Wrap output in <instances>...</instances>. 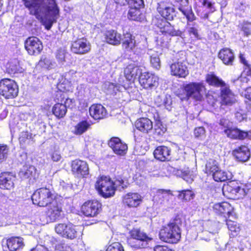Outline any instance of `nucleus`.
Listing matches in <instances>:
<instances>
[{"mask_svg":"<svg viewBox=\"0 0 251 251\" xmlns=\"http://www.w3.org/2000/svg\"><path fill=\"white\" fill-rule=\"evenodd\" d=\"M245 96L249 100L247 104V108L249 110H251V87H249L246 90Z\"/></svg>","mask_w":251,"mask_h":251,"instance_id":"61","label":"nucleus"},{"mask_svg":"<svg viewBox=\"0 0 251 251\" xmlns=\"http://www.w3.org/2000/svg\"><path fill=\"white\" fill-rule=\"evenodd\" d=\"M141 74L140 69L133 64H129L124 70L125 76L129 81H134Z\"/></svg>","mask_w":251,"mask_h":251,"instance_id":"27","label":"nucleus"},{"mask_svg":"<svg viewBox=\"0 0 251 251\" xmlns=\"http://www.w3.org/2000/svg\"><path fill=\"white\" fill-rule=\"evenodd\" d=\"M194 134L196 138L203 140L206 137L205 129L202 126L196 127L194 131Z\"/></svg>","mask_w":251,"mask_h":251,"instance_id":"50","label":"nucleus"},{"mask_svg":"<svg viewBox=\"0 0 251 251\" xmlns=\"http://www.w3.org/2000/svg\"><path fill=\"white\" fill-rule=\"evenodd\" d=\"M180 224V219L175 218L168 224L163 226L159 232L160 239L169 243H177L181 238Z\"/></svg>","mask_w":251,"mask_h":251,"instance_id":"2","label":"nucleus"},{"mask_svg":"<svg viewBox=\"0 0 251 251\" xmlns=\"http://www.w3.org/2000/svg\"><path fill=\"white\" fill-rule=\"evenodd\" d=\"M157 10L162 17L169 21L173 20L176 16L174 8L165 2L158 3Z\"/></svg>","mask_w":251,"mask_h":251,"instance_id":"19","label":"nucleus"},{"mask_svg":"<svg viewBox=\"0 0 251 251\" xmlns=\"http://www.w3.org/2000/svg\"><path fill=\"white\" fill-rule=\"evenodd\" d=\"M206 81L209 85L216 87L222 88L226 85L221 79L213 74H208L206 76Z\"/></svg>","mask_w":251,"mask_h":251,"instance_id":"44","label":"nucleus"},{"mask_svg":"<svg viewBox=\"0 0 251 251\" xmlns=\"http://www.w3.org/2000/svg\"><path fill=\"white\" fill-rule=\"evenodd\" d=\"M226 225L228 229L231 231V234L234 236H236L240 231V228L238 224L230 220L226 221Z\"/></svg>","mask_w":251,"mask_h":251,"instance_id":"48","label":"nucleus"},{"mask_svg":"<svg viewBox=\"0 0 251 251\" xmlns=\"http://www.w3.org/2000/svg\"><path fill=\"white\" fill-rule=\"evenodd\" d=\"M55 251H73L72 248L67 245L58 244L55 246Z\"/></svg>","mask_w":251,"mask_h":251,"instance_id":"64","label":"nucleus"},{"mask_svg":"<svg viewBox=\"0 0 251 251\" xmlns=\"http://www.w3.org/2000/svg\"><path fill=\"white\" fill-rule=\"evenodd\" d=\"M148 54L150 57V62L152 67L156 70H159L161 67L159 56L162 52L151 49L148 50Z\"/></svg>","mask_w":251,"mask_h":251,"instance_id":"37","label":"nucleus"},{"mask_svg":"<svg viewBox=\"0 0 251 251\" xmlns=\"http://www.w3.org/2000/svg\"><path fill=\"white\" fill-rule=\"evenodd\" d=\"M171 74L179 78H185L189 74L186 63L183 61H175L170 65Z\"/></svg>","mask_w":251,"mask_h":251,"instance_id":"13","label":"nucleus"},{"mask_svg":"<svg viewBox=\"0 0 251 251\" xmlns=\"http://www.w3.org/2000/svg\"><path fill=\"white\" fill-rule=\"evenodd\" d=\"M71 50L75 54H84L90 51L91 45L85 38H80L72 42Z\"/></svg>","mask_w":251,"mask_h":251,"instance_id":"15","label":"nucleus"},{"mask_svg":"<svg viewBox=\"0 0 251 251\" xmlns=\"http://www.w3.org/2000/svg\"><path fill=\"white\" fill-rule=\"evenodd\" d=\"M129 8H141L144 6L143 0H128Z\"/></svg>","mask_w":251,"mask_h":251,"instance_id":"58","label":"nucleus"},{"mask_svg":"<svg viewBox=\"0 0 251 251\" xmlns=\"http://www.w3.org/2000/svg\"><path fill=\"white\" fill-rule=\"evenodd\" d=\"M222 190L224 195L228 199H239L245 195L244 189L240 187L233 188L229 185H226L223 186Z\"/></svg>","mask_w":251,"mask_h":251,"instance_id":"18","label":"nucleus"},{"mask_svg":"<svg viewBox=\"0 0 251 251\" xmlns=\"http://www.w3.org/2000/svg\"><path fill=\"white\" fill-rule=\"evenodd\" d=\"M18 92V86L14 80L9 78L0 80V95L4 98H14L17 96Z\"/></svg>","mask_w":251,"mask_h":251,"instance_id":"6","label":"nucleus"},{"mask_svg":"<svg viewBox=\"0 0 251 251\" xmlns=\"http://www.w3.org/2000/svg\"><path fill=\"white\" fill-rule=\"evenodd\" d=\"M90 126V124L87 121H82L74 126L72 131L76 135H81L86 132Z\"/></svg>","mask_w":251,"mask_h":251,"instance_id":"40","label":"nucleus"},{"mask_svg":"<svg viewBox=\"0 0 251 251\" xmlns=\"http://www.w3.org/2000/svg\"><path fill=\"white\" fill-rule=\"evenodd\" d=\"M224 132L228 137L232 139H244L248 136L247 132L232 128V126L230 128L225 129Z\"/></svg>","mask_w":251,"mask_h":251,"instance_id":"30","label":"nucleus"},{"mask_svg":"<svg viewBox=\"0 0 251 251\" xmlns=\"http://www.w3.org/2000/svg\"><path fill=\"white\" fill-rule=\"evenodd\" d=\"M219 57L226 65H231L234 59L232 51L229 49H223L219 53Z\"/></svg>","mask_w":251,"mask_h":251,"instance_id":"36","label":"nucleus"},{"mask_svg":"<svg viewBox=\"0 0 251 251\" xmlns=\"http://www.w3.org/2000/svg\"><path fill=\"white\" fill-rule=\"evenodd\" d=\"M122 87L125 88L124 82L121 80H119L117 85L109 82H107L104 84V88L106 90V92L111 94L116 93V91H121Z\"/></svg>","mask_w":251,"mask_h":251,"instance_id":"43","label":"nucleus"},{"mask_svg":"<svg viewBox=\"0 0 251 251\" xmlns=\"http://www.w3.org/2000/svg\"><path fill=\"white\" fill-rule=\"evenodd\" d=\"M221 98L222 104L225 105H231L236 100L235 96L226 85L221 88Z\"/></svg>","mask_w":251,"mask_h":251,"instance_id":"24","label":"nucleus"},{"mask_svg":"<svg viewBox=\"0 0 251 251\" xmlns=\"http://www.w3.org/2000/svg\"><path fill=\"white\" fill-rule=\"evenodd\" d=\"M72 102V100L70 99H66L65 104L57 103L52 107V111L53 114L57 118H63L67 112L66 104Z\"/></svg>","mask_w":251,"mask_h":251,"instance_id":"34","label":"nucleus"},{"mask_svg":"<svg viewBox=\"0 0 251 251\" xmlns=\"http://www.w3.org/2000/svg\"><path fill=\"white\" fill-rule=\"evenodd\" d=\"M29 14L40 21L50 30L60 17V8L56 0H22Z\"/></svg>","mask_w":251,"mask_h":251,"instance_id":"1","label":"nucleus"},{"mask_svg":"<svg viewBox=\"0 0 251 251\" xmlns=\"http://www.w3.org/2000/svg\"><path fill=\"white\" fill-rule=\"evenodd\" d=\"M24 71V69L19 66V61L17 59L11 60L6 64V71L10 75L22 73Z\"/></svg>","mask_w":251,"mask_h":251,"instance_id":"38","label":"nucleus"},{"mask_svg":"<svg viewBox=\"0 0 251 251\" xmlns=\"http://www.w3.org/2000/svg\"><path fill=\"white\" fill-rule=\"evenodd\" d=\"M194 196V193L189 190H183L179 192L178 195L179 199L186 201H189L193 199Z\"/></svg>","mask_w":251,"mask_h":251,"instance_id":"49","label":"nucleus"},{"mask_svg":"<svg viewBox=\"0 0 251 251\" xmlns=\"http://www.w3.org/2000/svg\"><path fill=\"white\" fill-rule=\"evenodd\" d=\"M108 145L117 155H124L127 151V145L117 137L112 138L108 142Z\"/></svg>","mask_w":251,"mask_h":251,"instance_id":"21","label":"nucleus"},{"mask_svg":"<svg viewBox=\"0 0 251 251\" xmlns=\"http://www.w3.org/2000/svg\"><path fill=\"white\" fill-rule=\"evenodd\" d=\"M205 171L208 175L212 176L216 181H225L232 178V174L230 172L220 169L216 161L213 160H210L206 164Z\"/></svg>","mask_w":251,"mask_h":251,"instance_id":"4","label":"nucleus"},{"mask_svg":"<svg viewBox=\"0 0 251 251\" xmlns=\"http://www.w3.org/2000/svg\"><path fill=\"white\" fill-rule=\"evenodd\" d=\"M113 185L114 186L115 191L116 189L121 190V189H123L126 187V184L122 179L116 180L115 181H113Z\"/></svg>","mask_w":251,"mask_h":251,"instance_id":"60","label":"nucleus"},{"mask_svg":"<svg viewBox=\"0 0 251 251\" xmlns=\"http://www.w3.org/2000/svg\"><path fill=\"white\" fill-rule=\"evenodd\" d=\"M9 152V148L6 145L0 144V163L7 158Z\"/></svg>","mask_w":251,"mask_h":251,"instance_id":"54","label":"nucleus"},{"mask_svg":"<svg viewBox=\"0 0 251 251\" xmlns=\"http://www.w3.org/2000/svg\"><path fill=\"white\" fill-rule=\"evenodd\" d=\"M171 150L166 146H159L154 150V157L161 161L168 160L170 155Z\"/></svg>","mask_w":251,"mask_h":251,"instance_id":"29","label":"nucleus"},{"mask_svg":"<svg viewBox=\"0 0 251 251\" xmlns=\"http://www.w3.org/2000/svg\"><path fill=\"white\" fill-rule=\"evenodd\" d=\"M24 246L23 238L18 237L7 239L5 244L3 241L2 247L4 251H21Z\"/></svg>","mask_w":251,"mask_h":251,"instance_id":"17","label":"nucleus"},{"mask_svg":"<svg viewBox=\"0 0 251 251\" xmlns=\"http://www.w3.org/2000/svg\"><path fill=\"white\" fill-rule=\"evenodd\" d=\"M137 129L145 133H147L153 128L152 122L148 118H141L138 119L135 124Z\"/></svg>","mask_w":251,"mask_h":251,"instance_id":"26","label":"nucleus"},{"mask_svg":"<svg viewBox=\"0 0 251 251\" xmlns=\"http://www.w3.org/2000/svg\"><path fill=\"white\" fill-rule=\"evenodd\" d=\"M72 171L77 176H84L89 174V168L87 163L80 160H74L71 165Z\"/></svg>","mask_w":251,"mask_h":251,"instance_id":"20","label":"nucleus"},{"mask_svg":"<svg viewBox=\"0 0 251 251\" xmlns=\"http://www.w3.org/2000/svg\"><path fill=\"white\" fill-rule=\"evenodd\" d=\"M31 134L27 131L22 132L19 138V142L21 146H24L28 144L31 138Z\"/></svg>","mask_w":251,"mask_h":251,"instance_id":"52","label":"nucleus"},{"mask_svg":"<svg viewBox=\"0 0 251 251\" xmlns=\"http://www.w3.org/2000/svg\"><path fill=\"white\" fill-rule=\"evenodd\" d=\"M176 6L178 7V10L181 7H184L189 5L188 0H173Z\"/></svg>","mask_w":251,"mask_h":251,"instance_id":"63","label":"nucleus"},{"mask_svg":"<svg viewBox=\"0 0 251 251\" xmlns=\"http://www.w3.org/2000/svg\"><path fill=\"white\" fill-rule=\"evenodd\" d=\"M66 55V51L64 49H60L57 50L56 58L59 64H64L65 62Z\"/></svg>","mask_w":251,"mask_h":251,"instance_id":"53","label":"nucleus"},{"mask_svg":"<svg viewBox=\"0 0 251 251\" xmlns=\"http://www.w3.org/2000/svg\"><path fill=\"white\" fill-rule=\"evenodd\" d=\"M233 154L237 159L242 162L247 161L251 155L249 149L245 146H242L238 149L234 150Z\"/></svg>","mask_w":251,"mask_h":251,"instance_id":"31","label":"nucleus"},{"mask_svg":"<svg viewBox=\"0 0 251 251\" xmlns=\"http://www.w3.org/2000/svg\"><path fill=\"white\" fill-rule=\"evenodd\" d=\"M15 176L11 173H3L0 175V187L10 190L14 187Z\"/></svg>","mask_w":251,"mask_h":251,"instance_id":"23","label":"nucleus"},{"mask_svg":"<svg viewBox=\"0 0 251 251\" xmlns=\"http://www.w3.org/2000/svg\"><path fill=\"white\" fill-rule=\"evenodd\" d=\"M169 40L167 36L160 35L156 39V45L158 47H160L162 49H167L169 47Z\"/></svg>","mask_w":251,"mask_h":251,"instance_id":"47","label":"nucleus"},{"mask_svg":"<svg viewBox=\"0 0 251 251\" xmlns=\"http://www.w3.org/2000/svg\"><path fill=\"white\" fill-rule=\"evenodd\" d=\"M38 65L42 68L50 69L53 67L54 64L48 58H42L38 63Z\"/></svg>","mask_w":251,"mask_h":251,"instance_id":"55","label":"nucleus"},{"mask_svg":"<svg viewBox=\"0 0 251 251\" xmlns=\"http://www.w3.org/2000/svg\"><path fill=\"white\" fill-rule=\"evenodd\" d=\"M123 201L128 207H136L141 203L142 197L137 193H128L123 197Z\"/></svg>","mask_w":251,"mask_h":251,"instance_id":"22","label":"nucleus"},{"mask_svg":"<svg viewBox=\"0 0 251 251\" xmlns=\"http://www.w3.org/2000/svg\"><path fill=\"white\" fill-rule=\"evenodd\" d=\"M67 231L63 237L73 240L82 234L81 227L75 226L71 223L68 224Z\"/></svg>","mask_w":251,"mask_h":251,"instance_id":"33","label":"nucleus"},{"mask_svg":"<svg viewBox=\"0 0 251 251\" xmlns=\"http://www.w3.org/2000/svg\"><path fill=\"white\" fill-rule=\"evenodd\" d=\"M160 29V31L163 35L167 36H180L182 38H185L184 33L179 30H176L172 25L166 20L160 19L157 21L156 24Z\"/></svg>","mask_w":251,"mask_h":251,"instance_id":"9","label":"nucleus"},{"mask_svg":"<svg viewBox=\"0 0 251 251\" xmlns=\"http://www.w3.org/2000/svg\"><path fill=\"white\" fill-rule=\"evenodd\" d=\"M105 37L108 43L113 45H119L122 39L121 34L114 30L107 31Z\"/></svg>","mask_w":251,"mask_h":251,"instance_id":"32","label":"nucleus"},{"mask_svg":"<svg viewBox=\"0 0 251 251\" xmlns=\"http://www.w3.org/2000/svg\"><path fill=\"white\" fill-rule=\"evenodd\" d=\"M198 28V25L196 23L190 24L187 23L186 29L190 38L194 39H199L200 38Z\"/></svg>","mask_w":251,"mask_h":251,"instance_id":"45","label":"nucleus"},{"mask_svg":"<svg viewBox=\"0 0 251 251\" xmlns=\"http://www.w3.org/2000/svg\"><path fill=\"white\" fill-rule=\"evenodd\" d=\"M31 199L34 204L45 207L56 200L53 192L47 187L37 189L32 194Z\"/></svg>","mask_w":251,"mask_h":251,"instance_id":"3","label":"nucleus"},{"mask_svg":"<svg viewBox=\"0 0 251 251\" xmlns=\"http://www.w3.org/2000/svg\"><path fill=\"white\" fill-rule=\"evenodd\" d=\"M22 178H33L35 179L38 176V173L35 167L32 165L24 166L19 173Z\"/></svg>","mask_w":251,"mask_h":251,"instance_id":"28","label":"nucleus"},{"mask_svg":"<svg viewBox=\"0 0 251 251\" xmlns=\"http://www.w3.org/2000/svg\"><path fill=\"white\" fill-rule=\"evenodd\" d=\"M68 224L60 223L56 224L54 227L55 232L63 237L65 232L67 231Z\"/></svg>","mask_w":251,"mask_h":251,"instance_id":"51","label":"nucleus"},{"mask_svg":"<svg viewBox=\"0 0 251 251\" xmlns=\"http://www.w3.org/2000/svg\"><path fill=\"white\" fill-rule=\"evenodd\" d=\"M129 234L131 237L133 239H135L138 240H140L143 242H146L145 245L144 246L147 245V244L152 240V238L148 236L146 233L141 231L138 228H133L129 232ZM143 246V245H142Z\"/></svg>","mask_w":251,"mask_h":251,"instance_id":"35","label":"nucleus"},{"mask_svg":"<svg viewBox=\"0 0 251 251\" xmlns=\"http://www.w3.org/2000/svg\"><path fill=\"white\" fill-rule=\"evenodd\" d=\"M186 17L187 23H190L196 19V17L192 12L191 6L189 4L184 7H181L179 10Z\"/></svg>","mask_w":251,"mask_h":251,"instance_id":"46","label":"nucleus"},{"mask_svg":"<svg viewBox=\"0 0 251 251\" xmlns=\"http://www.w3.org/2000/svg\"><path fill=\"white\" fill-rule=\"evenodd\" d=\"M91 116L95 120L104 118L107 115L105 108L101 104H93L89 108Z\"/></svg>","mask_w":251,"mask_h":251,"instance_id":"25","label":"nucleus"},{"mask_svg":"<svg viewBox=\"0 0 251 251\" xmlns=\"http://www.w3.org/2000/svg\"><path fill=\"white\" fill-rule=\"evenodd\" d=\"M242 30L247 36L251 34V23H244L242 26Z\"/></svg>","mask_w":251,"mask_h":251,"instance_id":"62","label":"nucleus"},{"mask_svg":"<svg viewBox=\"0 0 251 251\" xmlns=\"http://www.w3.org/2000/svg\"><path fill=\"white\" fill-rule=\"evenodd\" d=\"M101 204L97 201H88L81 206L82 213L87 217H95L100 212Z\"/></svg>","mask_w":251,"mask_h":251,"instance_id":"14","label":"nucleus"},{"mask_svg":"<svg viewBox=\"0 0 251 251\" xmlns=\"http://www.w3.org/2000/svg\"><path fill=\"white\" fill-rule=\"evenodd\" d=\"M141 8H130L128 12V18L133 21L142 22L145 19L144 14L140 10Z\"/></svg>","mask_w":251,"mask_h":251,"instance_id":"41","label":"nucleus"},{"mask_svg":"<svg viewBox=\"0 0 251 251\" xmlns=\"http://www.w3.org/2000/svg\"><path fill=\"white\" fill-rule=\"evenodd\" d=\"M213 208L218 214H226L228 215L231 214L232 210L231 205L226 202L216 203L214 205Z\"/></svg>","mask_w":251,"mask_h":251,"instance_id":"42","label":"nucleus"},{"mask_svg":"<svg viewBox=\"0 0 251 251\" xmlns=\"http://www.w3.org/2000/svg\"><path fill=\"white\" fill-rule=\"evenodd\" d=\"M25 47L30 55L39 54L43 50L42 42L36 37H28L25 41Z\"/></svg>","mask_w":251,"mask_h":251,"instance_id":"12","label":"nucleus"},{"mask_svg":"<svg viewBox=\"0 0 251 251\" xmlns=\"http://www.w3.org/2000/svg\"><path fill=\"white\" fill-rule=\"evenodd\" d=\"M201 3L203 7L207 9L209 12H213L215 10L214 3L211 0H202Z\"/></svg>","mask_w":251,"mask_h":251,"instance_id":"57","label":"nucleus"},{"mask_svg":"<svg viewBox=\"0 0 251 251\" xmlns=\"http://www.w3.org/2000/svg\"><path fill=\"white\" fill-rule=\"evenodd\" d=\"M159 77L154 74L144 72L139 76V82L145 89H153L157 87Z\"/></svg>","mask_w":251,"mask_h":251,"instance_id":"11","label":"nucleus"},{"mask_svg":"<svg viewBox=\"0 0 251 251\" xmlns=\"http://www.w3.org/2000/svg\"><path fill=\"white\" fill-rule=\"evenodd\" d=\"M95 188L104 198H109L115 194L113 181L108 176H102L99 178L95 183Z\"/></svg>","mask_w":251,"mask_h":251,"instance_id":"5","label":"nucleus"},{"mask_svg":"<svg viewBox=\"0 0 251 251\" xmlns=\"http://www.w3.org/2000/svg\"><path fill=\"white\" fill-rule=\"evenodd\" d=\"M76 73L75 71L70 70L69 72L66 73L64 76H61L57 84L58 90L62 92L71 90L72 83L75 81V79L74 78H71L70 75H75Z\"/></svg>","mask_w":251,"mask_h":251,"instance_id":"16","label":"nucleus"},{"mask_svg":"<svg viewBox=\"0 0 251 251\" xmlns=\"http://www.w3.org/2000/svg\"><path fill=\"white\" fill-rule=\"evenodd\" d=\"M122 46L127 51L133 50L136 46V43L134 38L129 33H126L124 35Z\"/></svg>","mask_w":251,"mask_h":251,"instance_id":"39","label":"nucleus"},{"mask_svg":"<svg viewBox=\"0 0 251 251\" xmlns=\"http://www.w3.org/2000/svg\"><path fill=\"white\" fill-rule=\"evenodd\" d=\"M106 251H124L123 246L119 242H115L109 245Z\"/></svg>","mask_w":251,"mask_h":251,"instance_id":"56","label":"nucleus"},{"mask_svg":"<svg viewBox=\"0 0 251 251\" xmlns=\"http://www.w3.org/2000/svg\"><path fill=\"white\" fill-rule=\"evenodd\" d=\"M48 205L49 206L47 212V216L48 219L46 223L54 222L62 217L63 211L61 204L58 202L56 200Z\"/></svg>","mask_w":251,"mask_h":251,"instance_id":"10","label":"nucleus"},{"mask_svg":"<svg viewBox=\"0 0 251 251\" xmlns=\"http://www.w3.org/2000/svg\"><path fill=\"white\" fill-rule=\"evenodd\" d=\"M184 91L188 99L201 101L206 93V89L202 83L191 82L184 86Z\"/></svg>","mask_w":251,"mask_h":251,"instance_id":"7","label":"nucleus"},{"mask_svg":"<svg viewBox=\"0 0 251 251\" xmlns=\"http://www.w3.org/2000/svg\"><path fill=\"white\" fill-rule=\"evenodd\" d=\"M183 179L188 183H191L193 180L194 175L189 169L184 171L182 172V176Z\"/></svg>","mask_w":251,"mask_h":251,"instance_id":"59","label":"nucleus"},{"mask_svg":"<svg viewBox=\"0 0 251 251\" xmlns=\"http://www.w3.org/2000/svg\"><path fill=\"white\" fill-rule=\"evenodd\" d=\"M174 197L170 190L158 189L153 198L154 205L170 206L173 205Z\"/></svg>","mask_w":251,"mask_h":251,"instance_id":"8","label":"nucleus"}]
</instances>
